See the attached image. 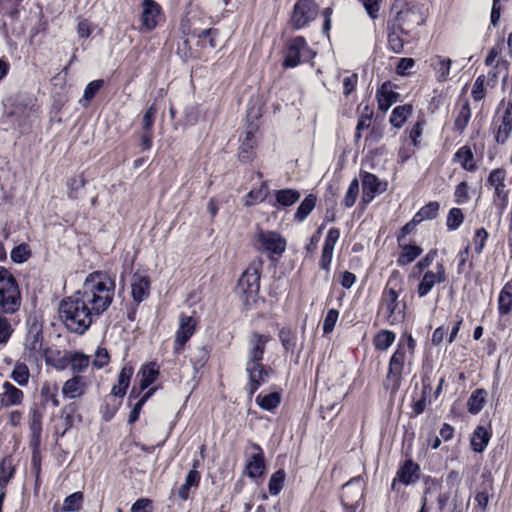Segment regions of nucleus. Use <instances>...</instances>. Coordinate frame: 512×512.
Here are the masks:
<instances>
[{
  "instance_id": "f257e3e1",
  "label": "nucleus",
  "mask_w": 512,
  "mask_h": 512,
  "mask_svg": "<svg viewBox=\"0 0 512 512\" xmlns=\"http://www.w3.org/2000/svg\"><path fill=\"white\" fill-rule=\"evenodd\" d=\"M115 280L103 272L89 274L78 292L97 316L108 309L115 295Z\"/></svg>"
},
{
  "instance_id": "f03ea898",
  "label": "nucleus",
  "mask_w": 512,
  "mask_h": 512,
  "mask_svg": "<svg viewBox=\"0 0 512 512\" xmlns=\"http://www.w3.org/2000/svg\"><path fill=\"white\" fill-rule=\"evenodd\" d=\"M403 291V277L398 270H393L383 289L379 304V314L389 325H397L405 320L406 302L400 299Z\"/></svg>"
},
{
  "instance_id": "7ed1b4c3",
  "label": "nucleus",
  "mask_w": 512,
  "mask_h": 512,
  "mask_svg": "<svg viewBox=\"0 0 512 512\" xmlns=\"http://www.w3.org/2000/svg\"><path fill=\"white\" fill-rule=\"evenodd\" d=\"M59 315L65 326L76 333L86 331L97 316L78 291L61 302Z\"/></svg>"
},
{
  "instance_id": "20e7f679",
  "label": "nucleus",
  "mask_w": 512,
  "mask_h": 512,
  "mask_svg": "<svg viewBox=\"0 0 512 512\" xmlns=\"http://www.w3.org/2000/svg\"><path fill=\"white\" fill-rule=\"evenodd\" d=\"M21 294L14 276L0 266V311L13 314L20 309Z\"/></svg>"
},
{
  "instance_id": "39448f33",
  "label": "nucleus",
  "mask_w": 512,
  "mask_h": 512,
  "mask_svg": "<svg viewBox=\"0 0 512 512\" xmlns=\"http://www.w3.org/2000/svg\"><path fill=\"white\" fill-rule=\"evenodd\" d=\"M262 267V259L257 258L253 260L238 281L237 291L246 296V301L254 298L259 292Z\"/></svg>"
},
{
  "instance_id": "423d86ee",
  "label": "nucleus",
  "mask_w": 512,
  "mask_h": 512,
  "mask_svg": "<svg viewBox=\"0 0 512 512\" xmlns=\"http://www.w3.org/2000/svg\"><path fill=\"white\" fill-rule=\"evenodd\" d=\"M406 356V348L402 344H398L396 351L390 358L388 372L384 382L385 388L390 390L392 394L396 393L400 387Z\"/></svg>"
},
{
  "instance_id": "0eeeda50",
  "label": "nucleus",
  "mask_w": 512,
  "mask_h": 512,
  "mask_svg": "<svg viewBox=\"0 0 512 512\" xmlns=\"http://www.w3.org/2000/svg\"><path fill=\"white\" fill-rule=\"evenodd\" d=\"M315 56L303 37L292 39L285 50L283 66L294 68L299 64L311 60Z\"/></svg>"
},
{
  "instance_id": "6e6552de",
  "label": "nucleus",
  "mask_w": 512,
  "mask_h": 512,
  "mask_svg": "<svg viewBox=\"0 0 512 512\" xmlns=\"http://www.w3.org/2000/svg\"><path fill=\"white\" fill-rule=\"evenodd\" d=\"M256 248L269 254L281 255L286 249V240L275 231L260 230L255 235Z\"/></svg>"
},
{
  "instance_id": "1a4fd4ad",
  "label": "nucleus",
  "mask_w": 512,
  "mask_h": 512,
  "mask_svg": "<svg viewBox=\"0 0 512 512\" xmlns=\"http://www.w3.org/2000/svg\"><path fill=\"white\" fill-rule=\"evenodd\" d=\"M446 280V270L442 262H437L434 269L427 270L417 287V295L420 298L428 295L436 284Z\"/></svg>"
},
{
  "instance_id": "9d476101",
  "label": "nucleus",
  "mask_w": 512,
  "mask_h": 512,
  "mask_svg": "<svg viewBox=\"0 0 512 512\" xmlns=\"http://www.w3.org/2000/svg\"><path fill=\"white\" fill-rule=\"evenodd\" d=\"M317 16V7L314 0H299L292 16L294 28L301 29Z\"/></svg>"
},
{
  "instance_id": "9b49d317",
  "label": "nucleus",
  "mask_w": 512,
  "mask_h": 512,
  "mask_svg": "<svg viewBox=\"0 0 512 512\" xmlns=\"http://www.w3.org/2000/svg\"><path fill=\"white\" fill-rule=\"evenodd\" d=\"M362 181V198L364 205L369 204L373 199L386 191L387 183L382 182L372 173L365 172L361 178Z\"/></svg>"
},
{
  "instance_id": "f8f14e48",
  "label": "nucleus",
  "mask_w": 512,
  "mask_h": 512,
  "mask_svg": "<svg viewBox=\"0 0 512 512\" xmlns=\"http://www.w3.org/2000/svg\"><path fill=\"white\" fill-rule=\"evenodd\" d=\"M506 171L502 168L493 169L488 176L487 182L494 190L495 201H499L501 210L508 204V190L505 185Z\"/></svg>"
},
{
  "instance_id": "ddd939ff",
  "label": "nucleus",
  "mask_w": 512,
  "mask_h": 512,
  "mask_svg": "<svg viewBox=\"0 0 512 512\" xmlns=\"http://www.w3.org/2000/svg\"><path fill=\"white\" fill-rule=\"evenodd\" d=\"M43 349V336L41 327L34 323L29 328L25 342H24V355L27 359H37L42 355Z\"/></svg>"
},
{
  "instance_id": "4468645a",
  "label": "nucleus",
  "mask_w": 512,
  "mask_h": 512,
  "mask_svg": "<svg viewBox=\"0 0 512 512\" xmlns=\"http://www.w3.org/2000/svg\"><path fill=\"white\" fill-rule=\"evenodd\" d=\"M364 483L360 477H355L343 485L341 500L344 506L355 508L363 498Z\"/></svg>"
},
{
  "instance_id": "2eb2a0df",
  "label": "nucleus",
  "mask_w": 512,
  "mask_h": 512,
  "mask_svg": "<svg viewBox=\"0 0 512 512\" xmlns=\"http://www.w3.org/2000/svg\"><path fill=\"white\" fill-rule=\"evenodd\" d=\"M196 330V320L192 316L180 315L179 327L175 334V353L182 352L185 343L193 336Z\"/></svg>"
},
{
  "instance_id": "dca6fc26",
  "label": "nucleus",
  "mask_w": 512,
  "mask_h": 512,
  "mask_svg": "<svg viewBox=\"0 0 512 512\" xmlns=\"http://www.w3.org/2000/svg\"><path fill=\"white\" fill-rule=\"evenodd\" d=\"M271 340L269 335L253 333L248 341L246 363H261L263 359L266 344Z\"/></svg>"
},
{
  "instance_id": "f3484780",
  "label": "nucleus",
  "mask_w": 512,
  "mask_h": 512,
  "mask_svg": "<svg viewBox=\"0 0 512 512\" xmlns=\"http://www.w3.org/2000/svg\"><path fill=\"white\" fill-rule=\"evenodd\" d=\"M245 371L249 379L250 395H253L261 385L266 383L270 376V370L261 363H245Z\"/></svg>"
},
{
  "instance_id": "a211bd4d",
  "label": "nucleus",
  "mask_w": 512,
  "mask_h": 512,
  "mask_svg": "<svg viewBox=\"0 0 512 512\" xmlns=\"http://www.w3.org/2000/svg\"><path fill=\"white\" fill-rule=\"evenodd\" d=\"M161 7L154 0H143L140 31H151L158 25Z\"/></svg>"
},
{
  "instance_id": "6ab92c4d",
  "label": "nucleus",
  "mask_w": 512,
  "mask_h": 512,
  "mask_svg": "<svg viewBox=\"0 0 512 512\" xmlns=\"http://www.w3.org/2000/svg\"><path fill=\"white\" fill-rule=\"evenodd\" d=\"M24 393L9 381H5L0 390V408L18 407L22 405Z\"/></svg>"
},
{
  "instance_id": "aec40b11",
  "label": "nucleus",
  "mask_w": 512,
  "mask_h": 512,
  "mask_svg": "<svg viewBox=\"0 0 512 512\" xmlns=\"http://www.w3.org/2000/svg\"><path fill=\"white\" fill-rule=\"evenodd\" d=\"M150 293V279L145 272L137 271L131 278V294L134 301H144Z\"/></svg>"
},
{
  "instance_id": "412c9836",
  "label": "nucleus",
  "mask_w": 512,
  "mask_h": 512,
  "mask_svg": "<svg viewBox=\"0 0 512 512\" xmlns=\"http://www.w3.org/2000/svg\"><path fill=\"white\" fill-rule=\"evenodd\" d=\"M251 449L252 452L247 460L245 471L250 478H256L262 475L265 468L264 453L257 444H252Z\"/></svg>"
},
{
  "instance_id": "4be33fe9",
  "label": "nucleus",
  "mask_w": 512,
  "mask_h": 512,
  "mask_svg": "<svg viewBox=\"0 0 512 512\" xmlns=\"http://www.w3.org/2000/svg\"><path fill=\"white\" fill-rule=\"evenodd\" d=\"M395 85L391 82H384L376 92V99L378 102V108L384 112L388 111L389 108L398 101L399 93L395 91Z\"/></svg>"
},
{
  "instance_id": "5701e85b",
  "label": "nucleus",
  "mask_w": 512,
  "mask_h": 512,
  "mask_svg": "<svg viewBox=\"0 0 512 512\" xmlns=\"http://www.w3.org/2000/svg\"><path fill=\"white\" fill-rule=\"evenodd\" d=\"M87 389V381L82 376H74L67 380L62 387V394L69 399L83 396Z\"/></svg>"
},
{
  "instance_id": "b1692460",
  "label": "nucleus",
  "mask_w": 512,
  "mask_h": 512,
  "mask_svg": "<svg viewBox=\"0 0 512 512\" xmlns=\"http://www.w3.org/2000/svg\"><path fill=\"white\" fill-rule=\"evenodd\" d=\"M453 161L459 163L462 169L468 172H474L478 168L474 158V153L471 147L467 145L462 146L455 152L453 156Z\"/></svg>"
},
{
  "instance_id": "393cba45",
  "label": "nucleus",
  "mask_w": 512,
  "mask_h": 512,
  "mask_svg": "<svg viewBox=\"0 0 512 512\" xmlns=\"http://www.w3.org/2000/svg\"><path fill=\"white\" fill-rule=\"evenodd\" d=\"M418 472L419 465L412 460H406L398 469L397 478L401 483L409 485L417 481Z\"/></svg>"
},
{
  "instance_id": "a878e982",
  "label": "nucleus",
  "mask_w": 512,
  "mask_h": 512,
  "mask_svg": "<svg viewBox=\"0 0 512 512\" xmlns=\"http://www.w3.org/2000/svg\"><path fill=\"white\" fill-rule=\"evenodd\" d=\"M159 375V367L156 363H148L141 367L138 376L140 377L139 384L141 391L147 389L152 383L155 382Z\"/></svg>"
},
{
  "instance_id": "bb28decb",
  "label": "nucleus",
  "mask_w": 512,
  "mask_h": 512,
  "mask_svg": "<svg viewBox=\"0 0 512 512\" xmlns=\"http://www.w3.org/2000/svg\"><path fill=\"white\" fill-rule=\"evenodd\" d=\"M413 107L410 104L400 105L395 107L392 110V113L389 118L390 124L396 128L400 129L403 127L407 118L412 114Z\"/></svg>"
},
{
  "instance_id": "cd10ccee",
  "label": "nucleus",
  "mask_w": 512,
  "mask_h": 512,
  "mask_svg": "<svg viewBox=\"0 0 512 512\" xmlns=\"http://www.w3.org/2000/svg\"><path fill=\"white\" fill-rule=\"evenodd\" d=\"M133 375V368L130 366H124L118 376V382L112 387V394L114 396L123 397L126 394V390L129 386L130 379Z\"/></svg>"
},
{
  "instance_id": "c85d7f7f",
  "label": "nucleus",
  "mask_w": 512,
  "mask_h": 512,
  "mask_svg": "<svg viewBox=\"0 0 512 512\" xmlns=\"http://www.w3.org/2000/svg\"><path fill=\"white\" fill-rule=\"evenodd\" d=\"M200 473L196 469H191L186 477L184 483L178 489V496L182 500H187L189 498L190 489L192 487L196 488L200 482Z\"/></svg>"
},
{
  "instance_id": "c756f323",
  "label": "nucleus",
  "mask_w": 512,
  "mask_h": 512,
  "mask_svg": "<svg viewBox=\"0 0 512 512\" xmlns=\"http://www.w3.org/2000/svg\"><path fill=\"white\" fill-rule=\"evenodd\" d=\"M452 61L443 56H435L431 61V66L437 74L439 81H446L450 75Z\"/></svg>"
},
{
  "instance_id": "7c9ffc66",
  "label": "nucleus",
  "mask_w": 512,
  "mask_h": 512,
  "mask_svg": "<svg viewBox=\"0 0 512 512\" xmlns=\"http://www.w3.org/2000/svg\"><path fill=\"white\" fill-rule=\"evenodd\" d=\"M276 203L281 207L294 205L300 199L298 190L287 188L275 192Z\"/></svg>"
},
{
  "instance_id": "2f4dec72",
  "label": "nucleus",
  "mask_w": 512,
  "mask_h": 512,
  "mask_svg": "<svg viewBox=\"0 0 512 512\" xmlns=\"http://www.w3.org/2000/svg\"><path fill=\"white\" fill-rule=\"evenodd\" d=\"M498 311L501 315H507L512 311V285L506 284L498 297Z\"/></svg>"
},
{
  "instance_id": "473e14b6",
  "label": "nucleus",
  "mask_w": 512,
  "mask_h": 512,
  "mask_svg": "<svg viewBox=\"0 0 512 512\" xmlns=\"http://www.w3.org/2000/svg\"><path fill=\"white\" fill-rule=\"evenodd\" d=\"M440 205L436 201L429 202L423 206L413 217V223H420L425 220H431L438 215Z\"/></svg>"
},
{
  "instance_id": "72a5a7b5",
  "label": "nucleus",
  "mask_w": 512,
  "mask_h": 512,
  "mask_svg": "<svg viewBox=\"0 0 512 512\" xmlns=\"http://www.w3.org/2000/svg\"><path fill=\"white\" fill-rule=\"evenodd\" d=\"M10 378L19 386H27L30 379V371L28 366L23 362H16L10 374Z\"/></svg>"
},
{
  "instance_id": "f704fd0d",
  "label": "nucleus",
  "mask_w": 512,
  "mask_h": 512,
  "mask_svg": "<svg viewBox=\"0 0 512 512\" xmlns=\"http://www.w3.org/2000/svg\"><path fill=\"white\" fill-rule=\"evenodd\" d=\"M422 248L417 245H404L397 259L400 266H405L413 262L422 253Z\"/></svg>"
},
{
  "instance_id": "c9c22d12",
  "label": "nucleus",
  "mask_w": 512,
  "mask_h": 512,
  "mask_svg": "<svg viewBox=\"0 0 512 512\" xmlns=\"http://www.w3.org/2000/svg\"><path fill=\"white\" fill-rule=\"evenodd\" d=\"M489 442V434L484 427H477L471 437V446L475 452H482Z\"/></svg>"
},
{
  "instance_id": "e433bc0d",
  "label": "nucleus",
  "mask_w": 512,
  "mask_h": 512,
  "mask_svg": "<svg viewBox=\"0 0 512 512\" xmlns=\"http://www.w3.org/2000/svg\"><path fill=\"white\" fill-rule=\"evenodd\" d=\"M315 205L316 197L313 194H309L298 206L295 212V219L299 222L304 221L313 211Z\"/></svg>"
},
{
  "instance_id": "4c0bfd02",
  "label": "nucleus",
  "mask_w": 512,
  "mask_h": 512,
  "mask_svg": "<svg viewBox=\"0 0 512 512\" xmlns=\"http://www.w3.org/2000/svg\"><path fill=\"white\" fill-rule=\"evenodd\" d=\"M268 195L267 185L263 183L260 187L252 189L244 199V205L247 207L254 206L263 202Z\"/></svg>"
},
{
  "instance_id": "58836bf2",
  "label": "nucleus",
  "mask_w": 512,
  "mask_h": 512,
  "mask_svg": "<svg viewBox=\"0 0 512 512\" xmlns=\"http://www.w3.org/2000/svg\"><path fill=\"white\" fill-rule=\"evenodd\" d=\"M281 396L278 392H272L266 395L259 394L256 397L257 404L264 410L271 411L280 404Z\"/></svg>"
},
{
  "instance_id": "ea45409f",
  "label": "nucleus",
  "mask_w": 512,
  "mask_h": 512,
  "mask_svg": "<svg viewBox=\"0 0 512 512\" xmlns=\"http://www.w3.org/2000/svg\"><path fill=\"white\" fill-rule=\"evenodd\" d=\"M359 108H362L358 123L356 126V138L359 139L361 137V131L367 129L371 124V118L373 115V111L370 109L368 104L363 105L360 104Z\"/></svg>"
},
{
  "instance_id": "a19ab883",
  "label": "nucleus",
  "mask_w": 512,
  "mask_h": 512,
  "mask_svg": "<svg viewBox=\"0 0 512 512\" xmlns=\"http://www.w3.org/2000/svg\"><path fill=\"white\" fill-rule=\"evenodd\" d=\"M486 392L482 389L475 390L467 403L468 411L472 414H477L482 410L485 404Z\"/></svg>"
},
{
  "instance_id": "79ce46f5",
  "label": "nucleus",
  "mask_w": 512,
  "mask_h": 512,
  "mask_svg": "<svg viewBox=\"0 0 512 512\" xmlns=\"http://www.w3.org/2000/svg\"><path fill=\"white\" fill-rule=\"evenodd\" d=\"M396 335L389 330H381L374 339L375 348L386 351L395 341Z\"/></svg>"
},
{
  "instance_id": "37998d69",
  "label": "nucleus",
  "mask_w": 512,
  "mask_h": 512,
  "mask_svg": "<svg viewBox=\"0 0 512 512\" xmlns=\"http://www.w3.org/2000/svg\"><path fill=\"white\" fill-rule=\"evenodd\" d=\"M14 475V467L10 458H4L0 462V491L4 490Z\"/></svg>"
},
{
  "instance_id": "c03bdc74",
  "label": "nucleus",
  "mask_w": 512,
  "mask_h": 512,
  "mask_svg": "<svg viewBox=\"0 0 512 512\" xmlns=\"http://www.w3.org/2000/svg\"><path fill=\"white\" fill-rule=\"evenodd\" d=\"M83 502V494L75 492L64 499L62 511L63 512H78L81 509Z\"/></svg>"
},
{
  "instance_id": "a18cd8bd",
  "label": "nucleus",
  "mask_w": 512,
  "mask_h": 512,
  "mask_svg": "<svg viewBox=\"0 0 512 512\" xmlns=\"http://www.w3.org/2000/svg\"><path fill=\"white\" fill-rule=\"evenodd\" d=\"M471 118V109L469 107L468 102H465L460 108L458 115L454 121V127L457 131L462 133L464 129L467 127L469 120Z\"/></svg>"
},
{
  "instance_id": "49530a36",
  "label": "nucleus",
  "mask_w": 512,
  "mask_h": 512,
  "mask_svg": "<svg viewBox=\"0 0 512 512\" xmlns=\"http://www.w3.org/2000/svg\"><path fill=\"white\" fill-rule=\"evenodd\" d=\"M41 395L45 401H50L54 407H58L60 405L57 383L45 382L41 388Z\"/></svg>"
},
{
  "instance_id": "de8ad7c7",
  "label": "nucleus",
  "mask_w": 512,
  "mask_h": 512,
  "mask_svg": "<svg viewBox=\"0 0 512 512\" xmlns=\"http://www.w3.org/2000/svg\"><path fill=\"white\" fill-rule=\"evenodd\" d=\"M286 474L283 470H278L272 474L269 480V492L271 495H278L283 487L285 482Z\"/></svg>"
},
{
  "instance_id": "09e8293b",
  "label": "nucleus",
  "mask_w": 512,
  "mask_h": 512,
  "mask_svg": "<svg viewBox=\"0 0 512 512\" xmlns=\"http://www.w3.org/2000/svg\"><path fill=\"white\" fill-rule=\"evenodd\" d=\"M464 221V215L460 208H451L447 214L446 226L449 231L458 229Z\"/></svg>"
},
{
  "instance_id": "8fccbe9b",
  "label": "nucleus",
  "mask_w": 512,
  "mask_h": 512,
  "mask_svg": "<svg viewBox=\"0 0 512 512\" xmlns=\"http://www.w3.org/2000/svg\"><path fill=\"white\" fill-rule=\"evenodd\" d=\"M512 133V126L500 120L496 122L495 141L498 144H505Z\"/></svg>"
},
{
  "instance_id": "3c124183",
  "label": "nucleus",
  "mask_w": 512,
  "mask_h": 512,
  "mask_svg": "<svg viewBox=\"0 0 512 512\" xmlns=\"http://www.w3.org/2000/svg\"><path fill=\"white\" fill-rule=\"evenodd\" d=\"M358 194H359V182L356 178H354L351 182H350V185L346 191V194H345V197H344V200H343V204L346 208H350L352 207L355 202H356V199L358 197Z\"/></svg>"
},
{
  "instance_id": "603ef678",
  "label": "nucleus",
  "mask_w": 512,
  "mask_h": 512,
  "mask_svg": "<svg viewBox=\"0 0 512 512\" xmlns=\"http://www.w3.org/2000/svg\"><path fill=\"white\" fill-rule=\"evenodd\" d=\"M424 486H425V489H424V497H423V505H422L423 509L428 501V496L432 495L434 493H437L441 489L442 484H441V481L438 479L426 477L424 479Z\"/></svg>"
},
{
  "instance_id": "864d4df0",
  "label": "nucleus",
  "mask_w": 512,
  "mask_h": 512,
  "mask_svg": "<svg viewBox=\"0 0 512 512\" xmlns=\"http://www.w3.org/2000/svg\"><path fill=\"white\" fill-rule=\"evenodd\" d=\"M90 364L89 356L82 353H75L71 357V368L73 371L81 373Z\"/></svg>"
},
{
  "instance_id": "5fc2aeb1",
  "label": "nucleus",
  "mask_w": 512,
  "mask_h": 512,
  "mask_svg": "<svg viewBox=\"0 0 512 512\" xmlns=\"http://www.w3.org/2000/svg\"><path fill=\"white\" fill-rule=\"evenodd\" d=\"M455 202L459 205L465 204L470 200L469 187L466 181L460 182L454 191Z\"/></svg>"
},
{
  "instance_id": "6e6d98bb",
  "label": "nucleus",
  "mask_w": 512,
  "mask_h": 512,
  "mask_svg": "<svg viewBox=\"0 0 512 512\" xmlns=\"http://www.w3.org/2000/svg\"><path fill=\"white\" fill-rule=\"evenodd\" d=\"M485 81L486 78L484 75H480L476 78L471 91V96L475 101H480L485 97Z\"/></svg>"
},
{
  "instance_id": "4d7b16f0",
  "label": "nucleus",
  "mask_w": 512,
  "mask_h": 512,
  "mask_svg": "<svg viewBox=\"0 0 512 512\" xmlns=\"http://www.w3.org/2000/svg\"><path fill=\"white\" fill-rule=\"evenodd\" d=\"M30 256V250L26 244H20L11 251V259L15 263H23Z\"/></svg>"
},
{
  "instance_id": "13d9d810",
  "label": "nucleus",
  "mask_w": 512,
  "mask_h": 512,
  "mask_svg": "<svg viewBox=\"0 0 512 512\" xmlns=\"http://www.w3.org/2000/svg\"><path fill=\"white\" fill-rule=\"evenodd\" d=\"M154 392V389H150L148 390L142 397L141 399L134 405L130 415H129V423H134L138 420L139 418V415H140V412H141V409L143 407V405L145 404V402L150 398V396L153 394Z\"/></svg>"
},
{
  "instance_id": "bf43d9fd",
  "label": "nucleus",
  "mask_w": 512,
  "mask_h": 512,
  "mask_svg": "<svg viewBox=\"0 0 512 512\" xmlns=\"http://www.w3.org/2000/svg\"><path fill=\"white\" fill-rule=\"evenodd\" d=\"M488 238V233L484 228L477 229L473 238L474 250L477 255L481 254L486 240Z\"/></svg>"
},
{
  "instance_id": "052dcab7",
  "label": "nucleus",
  "mask_w": 512,
  "mask_h": 512,
  "mask_svg": "<svg viewBox=\"0 0 512 512\" xmlns=\"http://www.w3.org/2000/svg\"><path fill=\"white\" fill-rule=\"evenodd\" d=\"M338 317L339 312L336 309L328 310L323 322V332L325 334H329L334 330Z\"/></svg>"
},
{
  "instance_id": "680f3d73",
  "label": "nucleus",
  "mask_w": 512,
  "mask_h": 512,
  "mask_svg": "<svg viewBox=\"0 0 512 512\" xmlns=\"http://www.w3.org/2000/svg\"><path fill=\"white\" fill-rule=\"evenodd\" d=\"M110 361L109 353L104 348H98L94 354L92 365L96 369H101Z\"/></svg>"
},
{
  "instance_id": "e2e57ef3",
  "label": "nucleus",
  "mask_w": 512,
  "mask_h": 512,
  "mask_svg": "<svg viewBox=\"0 0 512 512\" xmlns=\"http://www.w3.org/2000/svg\"><path fill=\"white\" fill-rule=\"evenodd\" d=\"M102 85H103L102 80H94V81L90 82L86 86V88L84 90L83 98L80 102H82V101L89 102L90 100H92L93 97L96 95V93L101 89Z\"/></svg>"
},
{
  "instance_id": "0e129e2a",
  "label": "nucleus",
  "mask_w": 512,
  "mask_h": 512,
  "mask_svg": "<svg viewBox=\"0 0 512 512\" xmlns=\"http://www.w3.org/2000/svg\"><path fill=\"white\" fill-rule=\"evenodd\" d=\"M13 333L10 322L0 315V344H5Z\"/></svg>"
},
{
  "instance_id": "69168bd1",
  "label": "nucleus",
  "mask_w": 512,
  "mask_h": 512,
  "mask_svg": "<svg viewBox=\"0 0 512 512\" xmlns=\"http://www.w3.org/2000/svg\"><path fill=\"white\" fill-rule=\"evenodd\" d=\"M157 114V108L155 105H151L143 115V131H152L155 116Z\"/></svg>"
},
{
  "instance_id": "338daca9",
  "label": "nucleus",
  "mask_w": 512,
  "mask_h": 512,
  "mask_svg": "<svg viewBox=\"0 0 512 512\" xmlns=\"http://www.w3.org/2000/svg\"><path fill=\"white\" fill-rule=\"evenodd\" d=\"M388 45L393 52L401 53L404 48V41L397 32L393 31L388 35Z\"/></svg>"
},
{
  "instance_id": "774afa93",
  "label": "nucleus",
  "mask_w": 512,
  "mask_h": 512,
  "mask_svg": "<svg viewBox=\"0 0 512 512\" xmlns=\"http://www.w3.org/2000/svg\"><path fill=\"white\" fill-rule=\"evenodd\" d=\"M153 503L148 498L138 499L131 507V512H151Z\"/></svg>"
}]
</instances>
